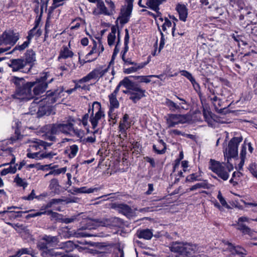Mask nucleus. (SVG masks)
Wrapping results in <instances>:
<instances>
[{
  "instance_id": "obj_1",
  "label": "nucleus",
  "mask_w": 257,
  "mask_h": 257,
  "mask_svg": "<svg viewBox=\"0 0 257 257\" xmlns=\"http://www.w3.org/2000/svg\"><path fill=\"white\" fill-rule=\"evenodd\" d=\"M194 89L197 93L201 102V105L196 104V108L194 110V122L202 121L201 116L203 115L204 120L209 125L213 126L214 122H217V116L213 114L208 107L205 103V96L201 91V88L199 83L196 82L194 78Z\"/></svg>"
},
{
  "instance_id": "obj_2",
  "label": "nucleus",
  "mask_w": 257,
  "mask_h": 257,
  "mask_svg": "<svg viewBox=\"0 0 257 257\" xmlns=\"http://www.w3.org/2000/svg\"><path fill=\"white\" fill-rule=\"evenodd\" d=\"M60 92L58 90L51 92L48 91L46 93L47 96L40 100L38 98L34 99L31 103V109L34 107L38 108L37 110V116L42 117L44 115H49L51 114L52 108L51 105L56 102Z\"/></svg>"
},
{
  "instance_id": "obj_3",
  "label": "nucleus",
  "mask_w": 257,
  "mask_h": 257,
  "mask_svg": "<svg viewBox=\"0 0 257 257\" xmlns=\"http://www.w3.org/2000/svg\"><path fill=\"white\" fill-rule=\"evenodd\" d=\"M11 81L15 85V91L12 95L14 98L21 100H29L33 98L32 88L34 83L27 81L23 77L13 76Z\"/></svg>"
},
{
  "instance_id": "obj_4",
  "label": "nucleus",
  "mask_w": 257,
  "mask_h": 257,
  "mask_svg": "<svg viewBox=\"0 0 257 257\" xmlns=\"http://www.w3.org/2000/svg\"><path fill=\"white\" fill-rule=\"evenodd\" d=\"M49 75L48 72H45L39 78H37L36 81H32V83H34L32 91L33 97L35 95H40L46 91L48 83H51L53 80V78H51L49 81H47Z\"/></svg>"
},
{
  "instance_id": "obj_5",
  "label": "nucleus",
  "mask_w": 257,
  "mask_h": 257,
  "mask_svg": "<svg viewBox=\"0 0 257 257\" xmlns=\"http://www.w3.org/2000/svg\"><path fill=\"white\" fill-rule=\"evenodd\" d=\"M88 113H91L90 121L93 129H95L98 125V120L104 116V111L101 109L100 103L95 101L88 109Z\"/></svg>"
},
{
  "instance_id": "obj_6",
  "label": "nucleus",
  "mask_w": 257,
  "mask_h": 257,
  "mask_svg": "<svg viewBox=\"0 0 257 257\" xmlns=\"http://www.w3.org/2000/svg\"><path fill=\"white\" fill-rule=\"evenodd\" d=\"M242 137H233L228 142V148L224 152L225 159L237 158L238 157V147L242 141Z\"/></svg>"
},
{
  "instance_id": "obj_7",
  "label": "nucleus",
  "mask_w": 257,
  "mask_h": 257,
  "mask_svg": "<svg viewBox=\"0 0 257 257\" xmlns=\"http://www.w3.org/2000/svg\"><path fill=\"white\" fill-rule=\"evenodd\" d=\"M209 92L213 95V97L208 94V98L211 101L215 111L222 114H226L230 113L231 111L228 108V107L226 106H223L221 100L218 98L217 97L216 95L218 94V93L215 88H210L209 87Z\"/></svg>"
},
{
  "instance_id": "obj_8",
  "label": "nucleus",
  "mask_w": 257,
  "mask_h": 257,
  "mask_svg": "<svg viewBox=\"0 0 257 257\" xmlns=\"http://www.w3.org/2000/svg\"><path fill=\"white\" fill-rule=\"evenodd\" d=\"M209 169L215 173L218 177L223 181L227 180L229 174L226 171L225 167L219 161L211 159L209 162Z\"/></svg>"
},
{
  "instance_id": "obj_9",
  "label": "nucleus",
  "mask_w": 257,
  "mask_h": 257,
  "mask_svg": "<svg viewBox=\"0 0 257 257\" xmlns=\"http://www.w3.org/2000/svg\"><path fill=\"white\" fill-rule=\"evenodd\" d=\"M19 33H16L13 30H6L0 36V46L4 45H15L19 40Z\"/></svg>"
},
{
  "instance_id": "obj_10",
  "label": "nucleus",
  "mask_w": 257,
  "mask_h": 257,
  "mask_svg": "<svg viewBox=\"0 0 257 257\" xmlns=\"http://www.w3.org/2000/svg\"><path fill=\"white\" fill-rule=\"evenodd\" d=\"M192 116L189 114L184 115L169 114L167 118V123L169 127H174L179 123H184L191 120Z\"/></svg>"
},
{
  "instance_id": "obj_11",
  "label": "nucleus",
  "mask_w": 257,
  "mask_h": 257,
  "mask_svg": "<svg viewBox=\"0 0 257 257\" xmlns=\"http://www.w3.org/2000/svg\"><path fill=\"white\" fill-rule=\"evenodd\" d=\"M120 219L117 217H111L109 218H102V219H95L92 220H90L87 223V226L86 228L89 229L94 228V227H90L89 224L92 222V224H96L95 226H108L113 225V223L117 222Z\"/></svg>"
},
{
  "instance_id": "obj_12",
  "label": "nucleus",
  "mask_w": 257,
  "mask_h": 257,
  "mask_svg": "<svg viewBox=\"0 0 257 257\" xmlns=\"http://www.w3.org/2000/svg\"><path fill=\"white\" fill-rule=\"evenodd\" d=\"M10 63L8 65L11 67L13 72L20 71L23 73L26 72L25 68L28 67L23 58L12 59L10 61Z\"/></svg>"
},
{
  "instance_id": "obj_13",
  "label": "nucleus",
  "mask_w": 257,
  "mask_h": 257,
  "mask_svg": "<svg viewBox=\"0 0 257 257\" xmlns=\"http://www.w3.org/2000/svg\"><path fill=\"white\" fill-rule=\"evenodd\" d=\"M249 218L246 216H241L238 218L236 224H234V226H236V229L243 234H250L251 233V229L243 223L244 222H249Z\"/></svg>"
},
{
  "instance_id": "obj_14",
  "label": "nucleus",
  "mask_w": 257,
  "mask_h": 257,
  "mask_svg": "<svg viewBox=\"0 0 257 257\" xmlns=\"http://www.w3.org/2000/svg\"><path fill=\"white\" fill-rule=\"evenodd\" d=\"M24 61H25L28 67L25 68L26 72H29L34 65L36 61V54L32 49L27 50L24 55Z\"/></svg>"
},
{
  "instance_id": "obj_15",
  "label": "nucleus",
  "mask_w": 257,
  "mask_h": 257,
  "mask_svg": "<svg viewBox=\"0 0 257 257\" xmlns=\"http://www.w3.org/2000/svg\"><path fill=\"white\" fill-rule=\"evenodd\" d=\"M37 247L40 251L41 255L42 257H53L57 255L54 249L49 248L48 246L43 242H38L37 243Z\"/></svg>"
},
{
  "instance_id": "obj_16",
  "label": "nucleus",
  "mask_w": 257,
  "mask_h": 257,
  "mask_svg": "<svg viewBox=\"0 0 257 257\" xmlns=\"http://www.w3.org/2000/svg\"><path fill=\"white\" fill-rule=\"evenodd\" d=\"M146 90L142 89L138 85L131 90L130 99L135 103H137L141 98L145 96Z\"/></svg>"
},
{
  "instance_id": "obj_17",
  "label": "nucleus",
  "mask_w": 257,
  "mask_h": 257,
  "mask_svg": "<svg viewBox=\"0 0 257 257\" xmlns=\"http://www.w3.org/2000/svg\"><path fill=\"white\" fill-rule=\"evenodd\" d=\"M111 208L125 216L130 215L133 213V209L129 205L126 204L113 203L111 205Z\"/></svg>"
},
{
  "instance_id": "obj_18",
  "label": "nucleus",
  "mask_w": 257,
  "mask_h": 257,
  "mask_svg": "<svg viewBox=\"0 0 257 257\" xmlns=\"http://www.w3.org/2000/svg\"><path fill=\"white\" fill-rule=\"evenodd\" d=\"M49 188L55 194L59 195L63 191L62 187L59 185L58 179L56 178L51 180Z\"/></svg>"
},
{
  "instance_id": "obj_19",
  "label": "nucleus",
  "mask_w": 257,
  "mask_h": 257,
  "mask_svg": "<svg viewBox=\"0 0 257 257\" xmlns=\"http://www.w3.org/2000/svg\"><path fill=\"white\" fill-rule=\"evenodd\" d=\"M109 66L105 69H103L102 66L94 69L90 73L93 79H97L98 80L103 76L108 71Z\"/></svg>"
},
{
  "instance_id": "obj_20",
  "label": "nucleus",
  "mask_w": 257,
  "mask_h": 257,
  "mask_svg": "<svg viewBox=\"0 0 257 257\" xmlns=\"http://www.w3.org/2000/svg\"><path fill=\"white\" fill-rule=\"evenodd\" d=\"M97 9L98 12H97L96 10L94 11L93 13H96L98 15L103 14L104 15L109 16L110 13L108 12L107 8L105 7V4L102 0H99L96 3Z\"/></svg>"
},
{
  "instance_id": "obj_21",
  "label": "nucleus",
  "mask_w": 257,
  "mask_h": 257,
  "mask_svg": "<svg viewBox=\"0 0 257 257\" xmlns=\"http://www.w3.org/2000/svg\"><path fill=\"white\" fill-rule=\"evenodd\" d=\"M176 10L179 15L180 20L185 22L187 16V9L184 5L178 4Z\"/></svg>"
},
{
  "instance_id": "obj_22",
  "label": "nucleus",
  "mask_w": 257,
  "mask_h": 257,
  "mask_svg": "<svg viewBox=\"0 0 257 257\" xmlns=\"http://www.w3.org/2000/svg\"><path fill=\"white\" fill-rule=\"evenodd\" d=\"M43 241H40L39 242H43L44 243H45L47 246L48 245V244H52L53 245H57L58 243L59 242L58 238L57 236H53L51 235H45L42 239Z\"/></svg>"
},
{
  "instance_id": "obj_23",
  "label": "nucleus",
  "mask_w": 257,
  "mask_h": 257,
  "mask_svg": "<svg viewBox=\"0 0 257 257\" xmlns=\"http://www.w3.org/2000/svg\"><path fill=\"white\" fill-rule=\"evenodd\" d=\"M166 0H147L146 5L152 10H160L159 6Z\"/></svg>"
},
{
  "instance_id": "obj_24",
  "label": "nucleus",
  "mask_w": 257,
  "mask_h": 257,
  "mask_svg": "<svg viewBox=\"0 0 257 257\" xmlns=\"http://www.w3.org/2000/svg\"><path fill=\"white\" fill-rule=\"evenodd\" d=\"M60 248L65 250L67 252H69L73 250L76 247L75 244L73 241L69 240L66 242H61L59 244Z\"/></svg>"
},
{
  "instance_id": "obj_25",
  "label": "nucleus",
  "mask_w": 257,
  "mask_h": 257,
  "mask_svg": "<svg viewBox=\"0 0 257 257\" xmlns=\"http://www.w3.org/2000/svg\"><path fill=\"white\" fill-rule=\"evenodd\" d=\"M137 236L139 238L149 240L153 236V232L149 229L140 230L137 231Z\"/></svg>"
},
{
  "instance_id": "obj_26",
  "label": "nucleus",
  "mask_w": 257,
  "mask_h": 257,
  "mask_svg": "<svg viewBox=\"0 0 257 257\" xmlns=\"http://www.w3.org/2000/svg\"><path fill=\"white\" fill-rule=\"evenodd\" d=\"M225 54L223 55V57L227 59H229L232 62H234L235 60L234 58L237 54V51L231 47H230L227 49V52H224Z\"/></svg>"
},
{
  "instance_id": "obj_27",
  "label": "nucleus",
  "mask_w": 257,
  "mask_h": 257,
  "mask_svg": "<svg viewBox=\"0 0 257 257\" xmlns=\"http://www.w3.org/2000/svg\"><path fill=\"white\" fill-rule=\"evenodd\" d=\"M108 98L110 103V111H112L114 108H118L119 103L116 98V96L113 94H109Z\"/></svg>"
},
{
  "instance_id": "obj_28",
  "label": "nucleus",
  "mask_w": 257,
  "mask_h": 257,
  "mask_svg": "<svg viewBox=\"0 0 257 257\" xmlns=\"http://www.w3.org/2000/svg\"><path fill=\"white\" fill-rule=\"evenodd\" d=\"M48 133L51 135H57L61 133L60 123H55L49 124L47 126Z\"/></svg>"
},
{
  "instance_id": "obj_29",
  "label": "nucleus",
  "mask_w": 257,
  "mask_h": 257,
  "mask_svg": "<svg viewBox=\"0 0 257 257\" xmlns=\"http://www.w3.org/2000/svg\"><path fill=\"white\" fill-rule=\"evenodd\" d=\"M129 77H124L123 80L120 81L119 82L121 85L125 87L127 89H131L137 85L135 82H133L129 79Z\"/></svg>"
},
{
  "instance_id": "obj_30",
  "label": "nucleus",
  "mask_w": 257,
  "mask_h": 257,
  "mask_svg": "<svg viewBox=\"0 0 257 257\" xmlns=\"http://www.w3.org/2000/svg\"><path fill=\"white\" fill-rule=\"evenodd\" d=\"M45 214L51 216V220L55 219L58 222H62L63 215L61 214H59L57 212H53L51 210L45 211Z\"/></svg>"
},
{
  "instance_id": "obj_31",
  "label": "nucleus",
  "mask_w": 257,
  "mask_h": 257,
  "mask_svg": "<svg viewBox=\"0 0 257 257\" xmlns=\"http://www.w3.org/2000/svg\"><path fill=\"white\" fill-rule=\"evenodd\" d=\"M61 133L65 134L66 135L70 134V133L73 130V126L74 124L71 122H68L65 124L60 123Z\"/></svg>"
},
{
  "instance_id": "obj_32",
  "label": "nucleus",
  "mask_w": 257,
  "mask_h": 257,
  "mask_svg": "<svg viewBox=\"0 0 257 257\" xmlns=\"http://www.w3.org/2000/svg\"><path fill=\"white\" fill-rule=\"evenodd\" d=\"M134 1V0H125L127 3V7L124 12L122 14V16L130 18L133 10Z\"/></svg>"
},
{
  "instance_id": "obj_33",
  "label": "nucleus",
  "mask_w": 257,
  "mask_h": 257,
  "mask_svg": "<svg viewBox=\"0 0 257 257\" xmlns=\"http://www.w3.org/2000/svg\"><path fill=\"white\" fill-rule=\"evenodd\" d=\"M158 144H159V146H163L162 149L161 150L158 149L157 148V145H154L153 146V151L158 154H165L166 152V149H167L166 144L162 140H160L159 141Z\"/></svg>"
},
{
  "instance_id": "obj_34",
  "label": "nucleus",
  "mask_w": 257,
  "mask_h": 257,
  "mask_svg": "<svg viewBox=\"0 0 257 257\" xmlns=\"http://www.w3.org/2000/svg\"><path fill=\"white\" fill-rule=\"evenodd\" d=\"M28 46H29V42H24L22 45H16L11 52H9L7 54H11L15 53L16 51H19L20 52L23 51Z\"/></svg>"
},
{
  "instance_id": "obj_35",
  "label": "nucleus",
  "mask_w": 257,
  "mask_h": 257,
  "mask_svg": "<svg viewBox=\"0 0 257 257\" xmlns=\"http://www.w3.org/2000/svg\"><path fill=\"white\" fill-rule=\"evenodd\" d=\"M73 55V53L70 51L68 48L65 47L63 50L61 51L59 58H62L66 59L69 57H72Z\"/></svg>"
},
{
  "instance_id": "obj_36",
  "label": "nucleus",
  "mask_w": 257,
  "mask_h": 257,
  "mask_svg": "<svg viewBox=\"0 0 257 257\" xmlns=\"http://www.w3.org/2000/svg\"><path fill=\"white\" fill-rule=\"evenodd\" d=\"M130 126V123L126 122H120L118 126L119 131L125 137H126V130Z\"/></svg>"
},
{
  "instance_id": "obj_37",
  "label": "nucleus",
  "mask_w": 257,
  "mask_h": 257,
  "mask_svg": "<svg viewBox=\"0 0 257 257\" xmlns=\"http://www.w3.org/2000/svg\"><path fill=\"white\" fill-rule=\"evenodd\" d=\"M199 188L209 189V186L207 181L206 180H203L201 182L194 184V190Z\"/></svg>"
},
{
  "instance_id": "obj_38",
  "label": "nucleus",
  "mask_w": 257,
  "mask_h": 257,
  "mask_svg": "<svg viewBox=\"0 0 257 257\" xmlns=\"http://www.w3.org/2000/svg\"><path fill=\"white\" fill-rule=\"evenodd\" d=\"M200 79H201V82L205 88H208V90L209 91V87L210 88H213L212 84L209 82V79L207 78L204 75H202Z\"/></svg>"
},
{
  "instance_id": "obj_39",
  "label": "nucleus",
  "mask_w": 257,
  "mask_h": 257,
  "mask_svg": "<svg viewBox=\"0 0 257 257\" xmlns=\"http://www.w3.org/2000/svg\"><path fill=\"white\" fill-rule=\"evenodd\" d=\"M166 104L171 111H174L180 109V106L170 99H167Z\"/></svg>"
},
{
  "instance_id": "obj_40",
  "label": "nucleus",
  "mask_w": 257,
  "mask_h": 257,
  "mask_svg": "<svg viewBox=\"0 0 257 257\" xmlns=\"http://www.w3.org/2000/svg\"><path fill=\"white\" fill-rule=\"evenodd\" d=\"M130 77H133L136 80L140 79V81L141 82L149 83L151 82V80L149 75L148 76H130Z\"/></svg>"
},
{
  "instance_id": "obj_41",
  "label": "nucleus",
  "mask_w": 257,
  "mask_h": 257,
  "mask_svg": "<svg viewBox=\"0 0 257 257\" xmlns=\"http://www.w3.org/2000/svg\"><path fill=\"white\" fill-rule=\"evenodd\" d=\"M70 153L68 154L69 158H74L78 151V147L76 145H73L70 147Z\"/></svg>"
},
{
  "instance_id": "obj_42",
  "label": "nucleus",
  "mask_w": 257,
  "mask_h": 257,
  "mask_svg": "<svg viewBox=\"0 0 257 257\" xmlns=\"http://www.w3.org/2000/svg\"><path fill=\"white\" fill-rule=\"evenodd\" d=\"M14 182H16L19 186H22L24 188H25L28 185L27 183L24 182L23 180L19 177V174L16 176L14 179Z\"/></svg>"
},
{
  "instance_id": "obj_43",
  "label": "nucleus",
  "mask_w": 257,
  "mask_h": 257,
  "mask_svg": "<svg viewBox=\"0 0 257 257\" xmlns=\"http://www.w3.org/2000/svg\"><path fill=\"white\" fill-rule=\"evenodd\" d=\"M248 169L250 173L253 176H257V163H251L248 167Z\"/></svg>"
},
{
  "instance_id": "obj_44",
  "label": "nucleus",
  "mask_w": 257,
  "mask_h": 257,
  "mask_svg": "<svg viewBox=\"0 0 257 257\" xmlns=\"http://www.w3.org/2000/svg\"><path fill=\"white\" fill-rule=\"evenodd\" d=\"M246 147L247 145L246 143V140H245L243 144L241 145V148L240 153V158L245 159L246 154Z\"/></svg>"
},
{
  "instance_id": "obj_45",
  "label": "nucleus",
  "mask_w": 257,
  "mask_h": 257,
  "mask_svg": "<svg viewBox=\"0 0 257 257\" xmlns=\"http://www.w3.org/2000/svg\"><path fill=\"white\" fill-rule=\"evenodd\" d=\"M158 30L160 32V34L161 35V41H160V46H159V53H160V51H161V50L164 48L165 40V38H164V35L163 32H162L158 24Z\"/></svg>"
},
{
  "instance_id": "obj_46",
  "label": "nucleus",
  "mask_w": 257,
  "mask_h": 257,
  "mask_svg": "<svg viewBox=\"0 0 257 257\" xmlns=\"http://www.w3.org/2000/svg\"><path fill=\"white\" fill-rule=\"evenodd\" d=\"M79 215V214H77V215L72 216L70 218H62V223H65L66 224H68L71 222H73L76 220H77V217Z\"/></svg>"
},
{
  "instance_id": "obj_47",
  "label": "nucleus",
  "mask_w": 257,
  "mask_h": 257,
  "mask_svg": "<svg viewBox=\"0 0 257 257\" xmlns=\"http://www.w3.org/2000/svg\"><path fill=\"white\" fill-rule=\"evenodd\" d=\"M32 250V249L31 248H23L17 252V254L16 255H17V256H19V257L23 254H27L29 255V254H31Z\"/></svg>"
},
{
  "instance_id": "obj_48",
  "label": "nucleus",
  "mask_w": 257,
  "mask_h": 257,
  "mask_svg": "<svg viewBox=\"0 0 257 257\" xmlns=\"http://www.w3.org/2000/svg\"><path fill=\"white\" fill-rule=\"evenodd\" d=\"M56 155V153L53 152H49V153H43L40 155L39 158L43 159V158H49L51 159L53 157V156Z\"/></svg>"
},
{
  "instance_id": "obj_49",
  "label": "nucleus",
  "mask_w": 257,
  "mask_h": 257,
  "mask_svg": "<svg viewBox=\"0 0 257 257\" xmlns=\"http://www.w3.org/2000/svg\"><path fill=\"white\" fill-rule=\"evenodd\" d=\"M34 198H38V196H35V190H33L28 196H24L22 199L25 200H32Z\"/></svg>"
},
{
  "instance_id": "obj_50",
  "label": "nucleus",
  "mask_w": 257,
  "mask_h": 257,
  "mask_svg": "<svg viewBox=\"0 0 257 257\" xmlns=\"http://www.w3.org/2000/svg\"><path fill=\"white\" fill-rule=\"evenodd\" d=\"M45 211H42L40 210V211L37 212L36 213H30V214H28L26 216V218L27 219H29L30 218H31V217H37V216H41L42 215H44Z\"/></svg>"
},
{
  "instance_id": "obj_51",
  "label": "nucleus",
  "mask_w": 257,
  "mask_h": 257,
  "mask_svg": "<svg viewBox=\"0 0 257 257\" xmlns=\"http://www.w3.org/2000/svg\"><path fill=\"white\" fill-rule=\"evenodd\" d=\"M181 74L182 75L187 77L193 84V76H192V74L187 71L183 70L181 71Z\"/></svg>"
},
{
  "instance_id": "obj_52",
  "label": "nucleus",
  "mask_w": 257,
  "mask_h": 257,
  "mask_svg": "<svg viewBox=\"0 0 257 257\" xmlns=\"http://www.w3.org/2000/svg\"><path fill=\"white\" fill-rule=\"evenodd\" d=\"M92 79H93V77H92L91 73L90 72L86 76H85L83 78H82V79H80L79 80V83H84L86 82H88Z\"/></svg>"
},
{
  "instance_id": "obj_53",
  "label": "nucleus",
  "mask_w": 257,
  "mask_h": 257,
  "mask_svg": "<svg viewBox=\"0 0 257 257\" xmlns=\"http://www.w3.org/2000/svg\"><path fill=\"white\" fill-rule=\"evenodd\" d=\"M217 198L219 200L220 203L223 206H227V204L226 202V200L224 198V197L222 196L221 193L220 192H219V193L217 195Z\"/></svg>"
},
{
  "instance_id": "obj_54",
  "label": "nucleus",
  "mask_w": 257,
  "mask_h": 257,
  "mask_svg": "<svg viewBox=\"0 0 257 257\" xmlns=\"http://www.w3.org/2000/svg\"><path fill=\"white\" fill-rule=\"evenodd\" d=\"M81 83H79V81H78V83H77L75 84V87L76 89H77V88H80L84 90H89L90 87H89V85L87 86L85 84H83L82 85H80V84H81Z\"/></svg>"
},
{
  "instance_id": "obj_55",
  "label": "nucleus",
  "mask_w": 257,
  "mask_h": 257,
  "mask_svg": "<svg viewBox=\"0 0 257 257\" xmlns=\"http://www.w3.org/2000/svg\"><path fill=\"white\" fill-rule=\"evenodd\" d=\"M232 38H233L234 40L237 42H238V43H239V42H241L242 43V44L243 45H247V43L241 40V36H239V35H234V34L232 36ZM239 45V44H238Z\"/></svg>"
},
{
  "instance_id": "obj_56",
  "label": "nucleus",
  "mask_w": 257,
  "mask_h": 257,
  "mask_svg": "<svg viewBox=\"0 0 257 257\" xmlns=\"http://www.w3.org/2000/svg\"><path fill=\"white\" fill-rule=\"evenodd\" d=\"M57 8H58V6L55 5L54 3H53L52 6H51L49 9L47 20L50 18L54 10Z\"/></svg>"
},
{
  "instance_id": "obj_57",
  "label": "nucleus",
  "mask_w": 257,
  "mask_h": 257,
  "mask_svg": "<svg viewBox=\"0 0 257 257\" xmlns=\"http://www.w3.org/2000/svg\"><path fill=\"white\" fill-rule=\"evenodd\" d=\"M218 80L222 83V85L228 87L230 86V82L227 79L220 77L218 78Z\"/></svg>"
},
{
  "instance_id": "obj_58",
  "label": "nucleus",
  "mask_w": 257,
  "mask_h": 257,
  "mask_svg": "<svg viewBox=\"0 0 257 257\" xmlns=\"http://www.w3.org/2000/svg\"><path fill=\"white\" fill-rule=\"evenodd\" d=\"M115 36L108 34L107 37V42L109 46H111L113 45L115 40Z\"/></svg>"
},
{
  "instance_id": "obj_59",
  "label": "nucleus",
  "mask_w": 257,
  "mask_h": 257,
  "mask_svg": "<svg viewBox=\"0 0 257 257\" xmlns=\"http://www.w3.org/2000/svg\"><path fill=\"white\" fill-rule=\"evenodd\" d=\"M89 114H91V113H87L85 114L82 118V123L84 126H86L88 124V119L89 117Z\"/></svg>"
},
{
  "instance_id": "obj_60",
  "label": "nucleus",
  "mask_w": 257,
  "mask_h": 257,
  "mask_svg": "<svg viewBox=\"0 0 257 257\" xmlns=\"http://www.w3.org/2000/svg\"><path fill=\"white\" fill-rule=\"evenodd\" d=\"M137 71H138V69L137 66H136L135 67L134 66L127 69H124L123 70V72L125 74H130L132 72H136Z\"/></svg>"
},
{
  "instance_id": "obj_61",
  "label": "nucleus",
  "mask_w": 257,
  "mask_h": 257,
  "mask_svg": "<svg viewBox=\"0 0 257 257\" xmlns=\"http://www.w3.org/2000/svg\"><path fill=\"white\" fill-rule=\"evenodd\" d=\"M230 159H227V162L226 163V167L228 171L227 172L228 173L233 169V166L229 161Z\"/></svg>"
},
{
  "instance_id": "obj_62",
  "label": "nucleus",
  "mask_w": 257,
  "mask_h": 257,
  "mask_svg": "<svg viewBox=\"0 0 257 257\" xmlns=\"http://www.w3.org/2000/svg\"><path fill=\"white\" fill-rule=\"evenodd\" d=\"M145 160L147 162L149 163L152 168H154L156 166V164L155 160L153 158H150L149 157H146L145 158Z\"/></svg>"
},
{
  "instance_id": "obj_63",
  "label": "nucleus",
  "mask_w": 257,
  "mask_h": 257,
  "mask_svg": "<svg viewBox=\"0 0 257 257\" xmlns=\"http://www.w3.org/2000/svg\"><path fill=\"white\" fill-rule=\"evenodd\" d=\"M118 19L120 20V23L121 25H124L128 22L130 18L121 15L118 18Z\"/></svg>"
},
{
  "instance_id": "obj_64",
  "label": "nucleus",
  "mask_w": 257,
  "mask_h": 257,
  "mask_svg": "<svg viewBox=\"0 0 257 257\" xmlns=\"http://www.w3.org/2000/svg\"><path fill=\"white\" fill-rule=\"evenodd\" d=\"M252 92L254 94L257 95V76L254 78V82L252 84Z\"/></svg>"
}]
</instances>
